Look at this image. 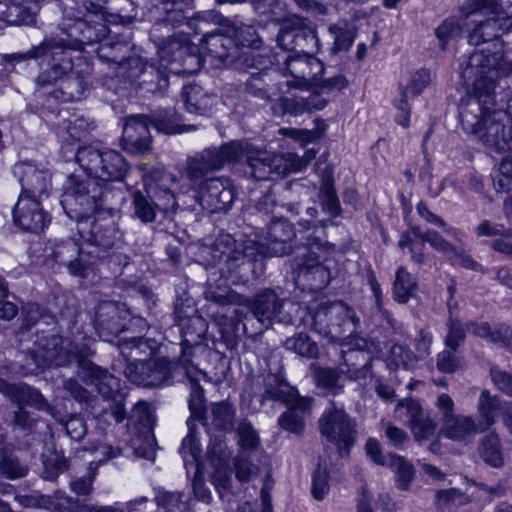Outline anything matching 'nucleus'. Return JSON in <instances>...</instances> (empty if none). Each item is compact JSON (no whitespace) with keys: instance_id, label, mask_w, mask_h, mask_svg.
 I'll use <instances>...</instances> for the list:
<instances>
[{"instance_id":"obj_28","label":"nucleus","mask_w":512,"mask_h":512,"mask_svg":"<svg viewBox=\"0 0 512 512\" xmlns=\"http://www.w3.org/2000/svg\"><path fill=\"white\" fill-rule=\"evenodd\" d=\"M0 392L18 404L33 406L39 410L45 409L48 405L43 396L26 384H10L0 381Z\"/></svg>"},{"instance_id":"obj_39","label":"nucleus","mask_w":512,"mask_h":512,"mask_svg":"<svg viewBox=\"0 0 512 512\" xmlns=\"http://www.w3.org/2000/svg\"><path fill=\"white\" fill-rule=\"evenodd\" d=\"M329 33L333 37V52L346 51L354 42V26L347 21H339L329 27Z\"/></svg>"},{"instance_id":"obj_22","label":"nucleus","mask_w":512,"mask_h":512,"mask_svg":"<svg viewBox=\"0 0 512 512\" xmlns=\"http://www.w3.org/2000/svg\"><path fill=\"white\" fill-rule=\"evenodd\" d=\"M242 304L251 310L253 316L265 328L272 325L275 320L284 321L279 315L282 303L274 291L265 290L253 299L245 298Z\"/></svg>"},{"instance_id":"obj_51","label":"nucleus","mask_w":512,"mask_h":512,"mask_svg":"<svg viewBox=\"0 0 512 512\" xmlns=\"http://www.w3.org/2000/svg\"><path fill=\"white\" fill-rule=\"evenodd\" d=\"M190 0H160L161 10L167 14L164 23L181 24L185 19L183 12Z\"/></svg>"},{"instance_id":"obj_60","label":"nucleus","mask_w":512,"mask_h":512,"mask_svg":"<svg viewBox=\"0 0 512 512\" xmlns=\"http://www.w3.org/2000/svg\"><path fill=\"white\" fill-rule=\"evenodd\" d=\"M328 491V473L325 469L319 467L313 475L312 495L316 500H323Z\"/></svg>"},{"instance_id":"obj_6","label":"nucleus","mask_w":512,"mask_h":512,"mask_svg":"<svg viewBox=\"0 0 512 512\" xmlns=\"http://www.w3.org/2000/svg\"><path fill=\"white\" fill-rule=\"evenodd\" d=\"M500 408L498 397L491 395L488 390H483L477 403L478 422L471 416L457 414L441 425L440 433L447 439L468 443L474 439L476 434L489 430L495 424L496 410Z\"/></svg>"},{"instance_id":"obj_48","label":"nucleus","mask_w":512,"mask_h":512,"mask_svg":"<svg viewBox=\"0 0 512 512\" xmlns=\"http://www.w3.org/2000/svg\"><path fill=\"white\" fill-rule=\"evenodd\" d=\"M299 42L303 44V46H298L302 53L311 54L319 51L320 42L317 37L316 29L307 20L302 18V27L300 29L299 34Z\"/></svg>"},{"instance_id":"obj_15","label":"nucleus","mask_w":512,"mask_h":512,"mask_svg":"<svg viewBox=\"0 0 512 512\" xmlns=\"http://www.w3.org/2000/svg\"><path fill=\"white\" fill-rule=\"evenodd\" d=\"M395 413L400 420L408 424L416 441L428 440L434 436L437 422L423 411L418 401L414 399L400 401Z\"/></svg>"},{"instance_id":"obj_13","label":"nucleus","mask_w":512,"mask_h":512,"mask_svg":"<svg viewBox=\"0 0 512 512\" xmlns=\"http://www.w3.org/2000/svg\"><path fill=\"white\" fill-rule=\"evenodd\" d=\"M92 244H79L74 240L62 241L54 250L55 259L65 265L70 274L85 277L93 264L94 251Z\"/></svg>"},{"instance_id":"obj_36","label":"nucleus","mask_w":512,"mask_h":512,"mask_svg":"<svg viewBox=\"0 0 512 512\" xmlns=\"http://www.w3.org/2000/svg\"><path fill=\"white\" fill-rule=\"evenodd\" d=\"M256 455L238 453L233 459V472L240 483H247L258 477L260 468L254 463Z\"/></svg>"},{"instance_id":"obj_59","label":"nucleus","mask_w":512,"mask_h":512,"mask_svg":"<svg viewBox=\"0 0 512 512\" xmlns=\"http://www.w3.org/2000/svg\"><path fill=\"white\" fill-rule=\"evenodd\" d=\"M502 129V126L499 123L491 124L488 127V133L483 135L485 138V143L487 145L495 146L498 149H512V138L506 140L504 134L499 135V131Z\"/></svg>"},{"instance_id":"obj_9","label":"nucleus","mask_w":512,"mask_h":512,"mask_svg":"<svg viewBox=\"0 0 512 512\" xmlns=\"http://www.w3.org/2000/svg\"><path fill=\"white\" fill-rule=\"evenodd\" d=\"M243 142L231 141L220 147L204 149L187 162V178L192 184H200L208 173L222 169L226 164L240 161Z\"/></svg>"},{"instance_id":"obj_27","label":"nucleus","mask_w":512,"mask_h":512,"mask_svg":"<svg viewBox=\"0 0 512 512\" xmlns=\"http://www.w3.org/2000/svg\"><path fill=\"white\" fill-rule=\"evenodd\" d=\"M91 452L94 454V460L90 461L89 473L86 476L78 478L70 483L71 490L77 495H88L92 491V484L94 480V472L96 467H93L94 462L98 464L116 457L119 454L118 450L113 449L111 446L98 444L91 447Z\"/></svg>"},{"instance_id":"obj_50","label":"nucleus","mask_w":512,"mask_h":512,"mask_svg":"<svg viewBox=\"0 0 512 512\" xmlns=\"http://www.w3.org/2000/svg\"><path fill=\"white\" fill-rule=\"evenodd\" d=\"M239 435V452L256 455V449L259 444V438L250 424L241 423L238 428Z\"/></svg>"},{"instance_id":"obj_37","label":"nucleus","mask_w":512,"mask_h":512,"mask_svg":"<svg viewBox=\"0 0 512 512\" xmlns=\"http://www.w3.org/2000/svg\"><path fill=\"white\" fill-rule=\"evenodd\" d=\"M284 91L286 93L288 90L284 88ZM285 93L278 94V99H275V103L272 105V110L275 115L283 116L289 114L297 117L307 112L308 109L305 108L303 96H285Z\"/></svg>"},{"instance_id":"obj_18","label":"nucleus","mask_w":512,"mask_h":512,"mask_svg":"<svg viewBox=\"0 0 512 512\" xmlns=\"http://www.w3.org/2000/svg\"><path fill=\"white\" fill-rule=\"evenodd\" d=\"M15 174L20 177L21 193L19 196H27L42 201L43 197H48L51 189V176L47 170L38 169L36 166L28 163L16 165Z\"/></svg>"},{"instance_id":"obj_30","label":"nucleus","mask_w":512,"mask_h":512,"mask_svg":"<svg viewBox=\"0 0 512 512\" xmlns=\"http://www.w3.org/2000/svg\"><path fill=\"white\" fill-rule=\"evenodd\" d=\"M312 399L297 396L289 408L279 419V425L292 433H300L304 428V414L310 409Z\"/></svg>"},{"instance_id":"obj_49","label":"nucleus","mask_w":512,"mask_h":512,"mask_svg":"<svg viewBox=\"0 0 512 512\" xmlns=\"http://www.w3.org/2000/svg\"><path fill=\"white\" fill-rule=\"evenodd\" d=\"M134 213L142 222H152L156 217V205L141 192L133 196Z\"/></svg>"},{"instance_id":"obj_53","label":"nucleus","mask_w":512,"mask_h":512,"mask_svg":"<svg viewBox=\"0 0 512 512\" xmlns=\"http://www.w3.org/2000/svg\"><path fill=\"white\" fill-rule=\"evenodd\" d=\"M447 327L448 333L445 338V343L448 348L455 351L464 341L466 324H463L459 319L454 318L451 314Z\"/></svg>"},{"instance_id":"obj_12","label":"nucleus","mask_w":512,"mask_h":512,"mask_svg":"<svg viewBox=\"0 0 512 512\" xmlns=\"http://www.w3.org/2000/svg\"><path fill=\"white\" fill-rule=\"evenodd\" d=\"M124 374L134 384L157 386L170 378L171 363L163 357L128 362Z\"/></svg>"},{"instance_id":"obj_21","label":"nucleus","mask_w":512,"mask_h":512,"mask_svg":"<svg viewBox=\"0 0 512 512\" xmlns=\"http://www.w3.org/2000/svg\"><path fill=\"white\" fill-rule=\"evenodd\" d=\"M207 455L211 465L214 467L212 482L215 488L219 492L230 491L232 489V478L231 472L227 469L230 451L224 440L218 437L211 439Z\"/></svg>"},{"instance_id":"obj_16","label":"nucleus","mask_w":512,"mask_h":512,"mask_svg":"<svg viewBox=\"0 0 512 512\" xmlns=\"http://www.w3.org/2000/svg\"><path fill=\"white\" fill-rule=\"evenodd\" d=\"M61 30L66 38L53 36L44 40H56L62 42L59 50L64 51L65 57L73 56V51L80 52L85 44H91L97 40L94 30L85 20L80 18H65Z\"/></svg>"},{"instance_id":"obj_56","label":"nucleus","mask_w":512,"mask_h":512,"mask_svg":"<svg viewBox=\"0 0 512 512\" xmlns=\"http://www.w3.org/2000/svg\"><path fill=\"white\" fill-rule=\"evenodd\" d=\"M145 501L146 498L141 497L126 503L125 507L117 504L111 506L81 505L77 507L76 512H132L136 509L137 504H142Z\"/></svg>"},{"instance_id":"obj_32","label":"nucleus","mask_w":512,"mask_h":512,"mask_svg":"<svg viewBox=\"0 0 512 512\" xmlns=\"http://www.w3.org/2000/svg\"><path fill=\"white\" fill-rule=\"evenodd\" d=\"M302 27V18L294 16L283 22L276 37L278 46L286 51L294 50L298 46H303L299 42L300 29Z\"/></svg>"},{"instance_id":"obj_58","label":"nucleus","mask_w":512,"mask_h":512,"mask_svg":"<svg viewBox=\"0 0 512 512\" xmlns=\"http://www.w3.org/2000/svg\"><path fill=\"white\" fill-rule=\"evenodd\" d=\"M286 385L275 375H269L265 378V399L288 401L285 397Z\"/></svg>"},{"instance_id":"obj_43","label":"nucleus","mask_w":512,"mask_h":512,"mask_svg":"<svg viewBox=\"0 0 512 512\" xmlns=\"http://www.w3.org/2000/svg\"><path fill=\"white\" fill-rule=\"evenodd\" d=\"M285 347L288 350L306 358H316L318 356V346L305 334H297L285 341Z\"/></svg>"},{"instance_id":"obj_40","label":"nucleus","mask_w":512,"mask_h":512,"mask_svg":"<svg viewBox=\"0 0 512 512\" xmlns=\"http://www.w3.org/2000/svg\"><path fill=\"white\" fill-rule=\"evenodd\" d=\"M235 409L227 402L211 406L212 425L219 431H231L234 425Z\"/></svg>"},{"instance_id":"obj_25","label":"nucleus","mask_w":512,"mask_h":512,"mask_svg":"<svg viewBox=\"0 0 512 512\" xmlns=\"http://www.w3.org/2000/svg\"><path fill=\"white\" fill-rule=\"evenodd\" d=\"M278 75L279 72L275 69L251 74L246 81L248 93L260 99H276L278 94L285 93L282 81L274 82Z\"/></svg>"},{"instance_id":"obj_34","label":"nucleus","mask_w":512,"mask_h":512,"mask_svg":"<svg viewBox=\"0 0 512 512\" xmlns=\"http://www.w3.org/2000/svg\"><path fill=\"white\" fill-rule=\"evenodd\" d=\"M191 349H183V353L179 359V364L184 370L187 379L189 380L192 388V395L198 399L203 396V389L200 387L202 380H207V374L199 369L197 365L192 362Z\"/></svg>"},{"instance_id":"obj_11","label":"nucleus","mask_w":512,"mask_h":512,"mask_svg":"<svg viewBox=\"0 0 512 512\" xmlns=\"http://www.w3.org/2000/svg\"><path fill=\"white\" fill-rule=\"evenodd\" d=\"M285 70L292 80L282 81L284 88H305L317 84L324 72L323 63L308 53L289 54L284 58Z\"/></svg>"},{"instance_id":"obj_55","label":"nucleus","mask_w":512,"mask_h":512,"mask_svg":"<svg viewBox=\"0 0 512 512\" xmlns=\"http://www.w3.org/2000/svg\"><path fill=\"white\" fill-rule=\"evenodd\" d=\"M434 406L439 415L441 425H444V422H447L457 415L455 413V402L452 397L446 393L437 395Z\"/></svg>"},{"instance_id":"obj_14","label":"nucleus","mask_w":512,"mask_h":512,"mask_svg":"<svg viewBox=\"0 0 512 512\" xmlns=\"http://www.w3.org/2000/svg\"><path fill=\"white\" fill-rule=\"evenodd\" d=\"M215 18L216 16L212 12L199 13L188 21V26L194 30L195 34H203L202 40L205 49L211 57L219 59L221 62H229L235 58V54L231 52L232 39L223 35L212 34L205 29V26L214 21Z\"/></svg>"},{"instance_id":"obj_62","label":"nucleus","mask_w":512,"mask_h":512,"mask_svg":"<svg viewBox=\"0 0 512 512\" xmlns=\"http://www.w3.org/2000/svg\"><path fill=\"white\" fill-rule=\"evenodd\" d=\"M157 504L167 512L180 511L181 494L172 492H160L157 495Z\"/></svg>"},{"instance_id":"obj_64","label":"nucleus","mask_w":512,"mask_h":512,"mask_svg":"<svg viewBox=\"0 0 512 512\" xmlns=\"http://www.w3.org/2000/svg\"><path fill=\"white\" fill-rule=\"evenodd\" d=\"M491 378L499 390L509 396H512V376L510 374L496 368H492Z\"/></svg>"},{"instance_id":"obj_7","label":"nucleus","mask_w":512,"mask_h":512,"mask_svg":"<svg viewBox=\"0 0 512 512\" xmlns=\"http://www.w3.org/2000/svg\"><path fill=\"white\" fill-rule=\"evenodd\" d=\"M75 159L88 176L103 182L121 181L128 172V163L115 150L85 146L78 149Z\"/></svg>"},{"instance_id":"obj_47","label":"nucleus","mask_w":512,"mask_h":512,"mask_svg":"<svg viewBox=\"0 0 512 512\" xmlns=\"http://www.w3.org/2000/svg\"><path fill=\"white\" fill-rule=\"evenodd\" d=\"M431 82V75L427 70L421 69L411 75L407 85H400V97L402 90H407V100L417 97Z\"/></svg>"},{"instance_id":"obj_3","label":"nucleus","mask_w":512,"mask_h":512,"mask_svg":"<svg viewBox=\"0 0 512 512\" xmlns=\"http://www.w3.org/2000/svg\"><path fill=\"white\" fill-rule=\"evenodd\" d=\"M61 44L56 40H43L30 52V56L49 57L48 68L38 76L37 82L44 86L61 81L63 99L73 101L79 99L86 90L91 67L79 54L65 57L64 51L59 50Z\"/></svg>"},{"instance_id":"obj_33","label":"nucleus","mask_w":512,"mask_h":512,"mask_svg":"<svg viewBox=\"0 0 512 512\" xmlns=\"http://www.w3.org/2000/svg\"><path fill=\"white\" fill-rule=\"evenodd\" d=\"M479 452L485 463L492 467L500 468L504 465L501 441L497 433L490 432L481 439Z\"/></svg>"},{"instance_id":"obj_23","label":"nucleus","mask_w":512,"mask_h":512,"mask_svg":"<svg viewBox=\"0 0 512 512\" xmlns=\"http://www.w3.org/2000/svg\"><path fill=\"white\" fill-rule=\"evenodd\" d=\"M43 0H0V20L13 25H32L36 22Z\"/></svg>"},{"instance_id":"obj_29","label":"nucleus","mask_w":512,"mask_h":512,"mask_svg":"<svg viewBox=\"0 0 512 512\" xmlns=\"http://www.w3.org/2000/svg\"><path fill=\"white\" fill-rule=\"evenodd\" d=\"M182 98L187 111L190 113H206L217 103V96L215 94L205 92L197 84L184 87Z\"/></svg>"},{"instance_id":"obj_8","label":"nucleus","mask_w":512,"mask_h":512,"mask_svg":"<svg viewBox=\"0 0 512 512\" xmlns=\"http://www.w3.org/2000/svg\"><path fill=\"white\" fill-rule=\"evenodd\" d=\"M343 363L339 368L313 366V376L318 388L327 395H336L343 391L342 374L350 379L358 380L365 377L367 372V355L361 350L342 352Z\"/></svg>"},{"instance_id":"obj_4","label":"nucleus","mask_w":512,"mask_h":512,"mask_svg":"<svg viewBox=\"0 0 512 512\" xmlns=\"http://www.w3.org/2000/svg\"><path fill=\"white\" fill-rule=\"evenodd\" d=\"M295 237L293 227L287 220H273L268 227L267 236L255 235L245 240H235L231 235H222L216 241V248L228 259L239 260L241 257L256 260L258 257L287 255L292 251Z\"/></svg>"},{"instance_id":"obj_41","label":"nucleus","mask_w":512,"mask_h":512,"mask_svg":"<svg viewBox=\"0 0 512 512\" xmlns=\"http://www.w3.org/2000/svg\"><path fill=\"white\" fill-rule=\"evenodd\" d=\"M316 126L312 130L296 129V128H281L279 134L289 137L302 145L314 142L322 137L325 133L326 125L323 121L316 120Z\"/></svg>"},{"instance_id":"obj_5","label":"nucleus","mask_w":512,"mask_h":512,"mask_svg":"<svg viewBox=\"0 0 512 512\" xmlns=\"http://www.w3.org/2000/svg\"><path fill=\"white\" fill-rule=\"evenodd\" d=\"M63 189L60 203L65 213L79 226L103 205V188L93 177L70 175Z\"/></svg>"},{"instance_id":"obj_38","label":"nucleus","mask_w":512,"mask_h":512,"mask_svg":"<svg viewBox=\"0 0 512 512\" xmlns=\"http://www.w3.org/2000/svg\"><path fill=\"white\" fill-rule=\"evenodd\" d=\"M270 167L271 173L287 175L303 170L305 162L299 156L292 153L270 154Z\"/></svg>"},{"instance_id":"obj_46","label":"nucleus","mask_w":512,"mask_h":512,"mask_svg":"<svg viewBox=\"0 0 512 512\" xmlns=\"http://www.w3.org/2000/svg\"><path fill=\"white\" fill-rule=\"evenodd\" d=\"M388 465L396 473L398 487L407 489L414 475L413 466L404 458L396 455L389 457Z\"/></svg>"},{"instance_id":"obj_19","label":"nucleus","mask_w":512,"mask_h":512,"mask_svg":"<svg viewBox=\"0 0 512 512\" xmlns=\"http://www.w3.org/2000/svg\"><path fill=\"white\" fill-rule=\"evenodd\" d=\"M306 244L301 255L304 257L303 266L310 273L319 274L321 277V286H325L330 281V273L328 266L325 264L329 260V256L334 252V245L322 242L318 237L311 235L306 237Z\"/></svg>"},{"instance_id":"obj_31","label":"nucleus","mask_w":512,"mask_h":512,"mask_svg":"<svg viewBox=\"0 0 512 512\" xmlns=\"http://www.w3.org/2000/svg\"><path fill=\"white\" fill-rule=\"evenodd\" d=\"M245 159L250 168V174L257 180L267 179L271 174L270 153L253 149L243 142L240 161Z\"/></svg>"},{"instance_id":"obj_35","label":"nucleus","mask_w":512,"mask_h":512,"mask_svg":"<svg viewBox=\"0 0 512 512\" xmlns=\"http://www.w3.org/2000/svg\"><path fill=\"white\" fill-rule=\"evenodd\" d=\"M466 330L477 337L485 338L494 343H502L509 345L511 330L506 326H499L497 329L492 330L490 325L486 322L477 324L474 322L466 323Z\"/></svg>"},{"instance_id":"obj_17","label":"nucleus","mask_w":512,"mask_h":512,"mask_svg":"<svg viewBox=\"0 0 512 512\" xmlns=\"http://www.w3.org/2000/svg\"><path fill=\"white\" fill-rule=\"evenodd\" d=\"M13 221L25 231L38 232L48 226L50 217L39 199L19 196L13 209Z\"/></svg>"},{"instance_id":"obj_26","label":"nucleus","mask_w":512,"mask_h":512,"mask_svg":"<svg viewBox=\"0 0 512 512\" xmlns=\"http://www.w3.org/2000/svg\"><path fill=\"white\" fill-rule=\"evenodd\" d=\"M126 311L111 301H105L98 305L95 311V326L100 331L118 335L125 329Z\"/></svg>"},{"instance_id":"obj_63","label":"nucleus","mask_w":512,"mask_h":512,"mask_svg":"<svg viewBox=\"0 0 512 512\" xmlns=\"http://www.w3.org/2000/svg\"><path fill=\"white\" fill-rule=\"evenodd\" d=\"M1 473L10 479L21 478L26 474V469L20 463L11 457L3 458L0 461Z\"/></svg>"},{"instance_id":"obj_52","label":"nucleus","mask_w":512,"mask_h":512,"mask_svg":"<svg viewBox=\"0 0 512 512\" xmlns=\"http://www.w3.org/2000/svg\"><path fill=\"white\" fill-rule=\"evenodd\" d=\"M415 235L419 237L422 242L429 243L435 250L443 253L447 257L457 255L456 248L435 231L428 230L424 233L415 232Z\"/></svg>"},{"instance_id":"obj_2","label":"nucleus","mask_w":512,"mask_h":512,"mask_svg":"<svg viewBox=\"0 0 512 512\" xmlns=\"http://www.w3.org/2000/svg\"><path fill=\"white\" fill-rule=\"evenodd\" d=\"M63 344L62 338L55 335L49 338L43 337L39 343L35 344L30 357L36 368L43 369L52 365L63 366L75 360L84 373V377L91 379L104 398L113 397L119 391L120 380L87 359L91 354L87 344L82 347L70 344L71 347L68 350L63 347Z\"/></svg>"},{"instance_id":"obj_10","label":"nucleus","mask_w":512,"mask_h":512,"mask_svg":"<svg viewBox=\"0 0 512 512\" xmlns=\"http://www.w3.org/2000/svg\"><path fill=\"white\" fill-rule=\"evenodd\" d=\"M320 433L335 444L341 455L354 445L357 430L355 420L334 404L327 408L319 420Z\"/></svg>"},{"instance_id":"obj_42","label":"nucleus","mask_w":512,"mask_h":512,"mask_svg":"<svg viewBox=\"0 0 512 512\" xmlns=\"http://www.w3.org/2000/svg\"><path fill=\"white\" fill-rule=\"evenodd\" d=\"M417 356L411 352L406 346L395 344L391 347L387 364L390 368L410 369L414 367L417 362Z\"/></svg>"},{"instance_id":"obj_57","label":"nucleus","mask_w":512,"mask_h":512,"mask_svg":"<svg viewBox=\"0 0 512 512\" xmlns=\"http://www.w3.org/2000/svg\"><path fill=\"white\" fill-rule=\"evenodd\" d=\"M417 211L427 222L442 227L448 235L460 240L461 232L454 227L448 226L440 216L429 211L423 203L417 205Z\"/></svg>"},{"instance_id":"obj_61","label":"nucleus","mask_w":512,"mask_h":512,"mask_svg":"<svg viewBox=\"0 0 512 512\" xmlns=\"http://www.w3.org/2000/svg\"><path fill=\"white\" fill-rule=\"evenodd\" d=\"M500 176L495 181L497 191H509L512 189V157L504 159L499 167Z\"/></svg>"},{"instance_id":"obj_24","label":"nucleus","mask_w":512,"mask_h":512,"mask_svg":"<svg viewBox=\"0 0 512 512\" xmlns=\"http://www.w3.org/2000/svg\"><path fill=\"white\" fill-rule=\"evenodd\" d=\"M122 140L125 147L133 152H147L151 145L147 118L143 116L129 117L123 127Z\"/></svg>"},{"instance_id":"obj_45","label":"nucleus","mask_w":512,"mask_h":512,"mask_svg":"<svg viewBox=\"0 0 512 512\" xmlns=\"http://www.w3.org/2000/svg\"><path fill=\"white\" fill-rule=\"evenodd\" d=\"M117 229L113 222H110L104 228L101 225L95 224L93 226L91 237L88 238L91 241L94 248V254L96 253L97 247H103L104 249L110 248L114 245L116 240Z\"/></svg>"},{"instance_id":"obj_20","label":"nucleus","mask_w":512,"mask_h":512,"mask_svg":"<svg viewBox=\"0 0 512 512\" xmlns=\"http://www.w3.org/2000/svg\"><path fill=\"white\" fill-rule=\"evenodd\" d=\"M355 322L354 311L341 301L321 303L313 316L315 329L320 333H333L335 326Z\"/></svg>"},{"instance_id":"obj_44","label":"nucleus","mask_w":512,"mask_h":512,"mask_svg":"<svg viewBox=\"0 0 512 512\" xmlns=\"http://www.w3.org/2000/svg\"><path fill=\"white\" fill-rule=\"evenodd\" d=\"M416 289V282L412 276L400 267L396 273L394 282V295L398 302L406 303Z\"/></svg>"},{"instance_id":"obj_1","label":"nucleus","mask_w":512,"mask_h":512,"mask_svg":"<svg viewBox=\"0 0 512 512\" xmlns=\"http://www.w3.org/2000/svg\"><path fill=\"white\" fill-rule=\"evenodd\" d=\"M500 7L494 0H465L459 7L463 18L483 16L486 19L473 24L468 32V42L478 46L490 43L492 50L475 51L463 71L465 79L475 77L473 94L481 106V118L473 124L472 132L478 134L486 126L485 116L490 107L494 105L495 80L504 74L505 60L503 43L499 39L502 24L499 23Z\"/></svg>"},{"instance_id":"obj_54","label":"nucleus","mask_w":512,"mask_h":512,"mask_svg":"<svg viewBox=\"0 0 512 512\" xmlns=\"http://www.w3.org/2000/svg\"><path fill=\"white\" fill-rule=\"evenodd\" d=\"M204 180L200 184H193L198 187L201 198L207 201L211 206L214 201L217 199L219 194L223 191L224 187L227 184V181L224 182L220 178H210L205 180V185L203 186Z\"/></svg>"}]
</instances>
